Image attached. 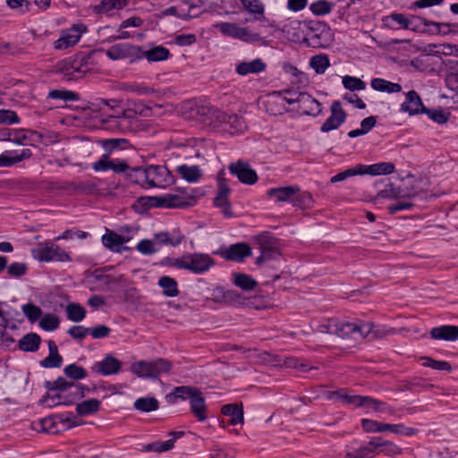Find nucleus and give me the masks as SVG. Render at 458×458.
I'll list each match as a JSON object with an SVG mask.
<instances>
[{
	"mask_svg": "<svg viewBox=\"0 0 458 458\" xmlns=\"http://www.w3.org/2000/svg\"><path fill=\"white\" fill-rule=\"evenodd\" d=\"M164 265L188 270L196 275L208 272L214 265V259L207 253H186L179 258H165Z\"/></svg>",
	"mask_w": 458,
	"mask_h": 458,
	"instance_id": "f257e3e1",
	"label": "nucleus"
},
{
	"mask_svg": "<svg viewBox=\"0 0 458 458\" xmlns=\"http://www.w3.org/2000/svg\"><path fill=\"white\" fill-rule=\"evenodd\" d=\"M327 332L335 334L342 338H353L355 340L363 339L371 335L373 325L367 321H339L337 319H329L326 326Z\"/></svg>",
	"mask_w": 458,
	"mask_h": 458,
	"instance_id": "f03ea898",
	"label": "nucleus"
},
{
	"mask_svg": "<svg viewBox=\"0 0 458 458\" xmlns=\"http://www.w3.org/2000/svg\"><path fill=\"white\" fill-rule=\"evenodd\" d=\"M213 28L218 30L225 37L245 43H259L261 45L267 43L259 31L261 26L255 30L250 26H242L235 22L219 21L213 24Z\"/></svg>",
	"mask_w": 458,
	"mask_h": 458,
	"instance_id": "7ed1b4c3",
	"label": "nucleus"
},
{
	"mask_svg": "<svg viewBox=\"0 0 458 458\" xmlns=\"http://www.w3.org/2000/svg\"><path fill=\"white\" fill-rule=\"evenodd\" d=\"M172 369V363L163 358L152 360H139L131 365V371L139 377L157 379L161 375Z\"/></svg>",
	"mask_w": 458,
	"mask_h": 458,
	"instance_id": "20e7f679",
	"label": "nucleus"
},
{
	"mask_svg": "<svg viewBox=\"0 0 458 458\" xmlns=\"http://www.w3.org/2000/svg\"><path fill=\"white\" fill-rule=\"evenodd\" d=\"M34 259L39 262H70L69 253L52 242H39L31 250Z\"/></svg>",
	"mask_w": 458,
	"mask_h": 458,
	"instance_id": "39448f33",
	"label": "nucleus"
},
{
	"mask_svg": "<svg viewBox=\"0 0 458 458\" xmlns=\"http://www.w3.org/2000/svg\"><path fill=\"white\" fill-rule=\"evenodd\" d=\"M88 71L89 68L82 63V59L73 56L58 61L54 67V72L67 81L81 79Z\"/></svg>",
	"mask_w": 458,
	"mask_h": 458,
	"instance_id": "423d86ee",
	"label": "nucleus"
},
{
	"mask_svg": "<svg viewBox=\"0 0 458 458\" xmlns=\"http://www.w3.org/2000/svg\"><path fill=\"white\" fill-rule=\"evenodd\" d=\"M360 425L362 429L367 433H383L388 431L394 435L403 437H412L418 433V429L407 427L403 423L390 424L369 419H362Z\"/></svg>",
	"mask_w": 458,
	"mask_h": 458,
	"instance_id": "0eeeda50",
	"label": "nucleus"
},
{
	"mask_svg": "<svg viewBox=\"0 0 458 458\" xmlns=\"http://www.w3.org/2000/svg\"><path fill=\"white\" fill-rule=\"evenodd\" d=\"M420 21L421 23H423L425 26H433L435 29L438 31L441 30L442 24L436 22V21H429L425 18H420L418 16H411V18H408L403 13H393L387 16L383 17L382 22L383 25L388 29L392 30H399V29H405V30H415L413 23L414 21Z\"/></svg>",
	"mask_w": 458,
	"mask_h": 458,
	"instance_id": "6e6552de",
	"label": "nucleus"
},
{
	"mask_svg": "<svg viewBox=\"0 0 458 458\" xmlns=\"http://www.w3.org/2000/svg\"><path fill=\"white\" fill-rule=\"evenodd\" d=\"M339 400L347 404H352L354 407H362L369 411L385 412L386 403H383L369 396L355 395L348 393L344 389L338 390L334 393Z\"/></svg>",
	"mask_w": 458,
	"mask_h": 458,
	"instance_id": "1a4fd4ad",
	"label": "nucleus"
},
{
	"mask_svg": "<svg viewBox=\"0 0 458 458\" xmlns=\"http://www.w3.org/2000/svg\"><path fill=\"white\" fill-rule=\"evenodd\" d=\"M88 32V28L83 23H74L71 27L63 29L59 38L54 41L56 50H65L74 47L81 40L83 34Z\"/></svg>",
	"mask_w": 458,
	"mask_h": 458,
	"instance_id": "9d476101",
	"label": "nucleus"
},
{
	"mask_svg": "<svg viewBox=\"0 0 458 458\" xmlns=\"http://www.w3.org/2000/svg\"><path fill=\"white\" fill-rule=\"evenodd\" d=\"M91 168L97 173L112 171L114 174H124L129 170L125 159L113 158L108 154H103L97 161L91 164Z\"/></svg>",
	"mask_w": 458,
	"mask_h": 458,
	"instance_id": "9b49d317",
	"label": "nucleus"
},
{
	"mask_svg": "<svg viewBox=\"0 0 458 458\" xmlns=\"http://www.w3.org/2000/svg\"><path fill=\"white\" fill-rule=\"evenodd\" d=\"M242 4V8L246 13L251 15V19H246L245 21H249L264 22L267 21L265 17L266 5L261 0H239ZM232 8L239 7L238 0H226L225 1Z\"/></svg>",
	"mask_w": 458,
	"mask_h": 458,
	"instance_id": "f8f14e48",
	"label": "nucleus"
},
{
	"mask_svg": "<svg viewBox=\"0 0 458 458\" xmlns=\"http://www.w3.org/2000/svg\"><path fill=\"white\" fill-rule=\"evenodd\" d=\"M140 47L130 43H119L111 46L106 51V56L114 61L130 59L131 62L139 60Z\"/></svg>",
	"mask_w": 458,
	"mask_h": 458,
	"instance_id": "ddd939ff",
	"label": "nucleus"
},
{
	"mask_svg": "<svg viewBox=\"0 0 458 458\" xmlns=\"http://www.w3.org/2000/svg\"><path fill=\"white\" fill-rule=\"evenodd\" d=\"M216 253L225 260L242 262L251 255V248L245 242H237L227 248H222Z\"/></svg>",
	"mask_w": 458,
	"mask_h": 458,
	"instance_id": "4468645a",
	"label": "nucleus"
},
{
	"mask_svg": "<svg viewBox=\"0 0 458 458\" xmlns=\"http://www.w3.org/2000/svg\"><path fill=\"white\" fill-rule=\"evenodd\" d=\"M347 114L339 100H335L330 107V115L321 125L322 132H329L338 129L346 120Z\"/></svg>",
	"mask_w": 458,
	"mask_h": 458,
	"instance_id": "2eb2a0df",
	"label": "nucleus"
},
{
	"mask_svg": "<svg viewBox=\"0 0 458 458\" xmlns=\"http://www.w3.org/2000/svg\"><path fill=\"white\" fill-rule=\"evenodd\" d=\"M148 188H165L172 182L170 172L165 165H148Z\"/></svg>",
	"mask_w": 458,
	"mask_h": 458,
	"instance_id": "dca6fc26",
	"label": "nucleus"
},
{
	"mask_svg": "<svg viewBox=\"0 0 458 458\" xmlns=\"http://www.w3.org/2000/svg\"><path fill=\"white\" fill-rule=\"evenodd\" d=\"M230 173L236 176L237 179L244 184L252 185L258 181V174L248 163L238 161L231 164L229 166Z\"/></svg>",
	"mask_w": 458,
	"mask_h": 458,
	"instance_id": "f3484780",
	"label": "nucleus"
},
{
	"mask_svg": "<svg viewBox=\"0 0 458 458\" xmlns=\"http://www.w3.org/2000/svg\"><path fill=\"white\" fill-rule=\"evenodd\" d=\"M301 189L299 186L292 185L286 187L270 188L267 191V195L270 199H274L276 202H290L295 203L299 199L298 194Z\"/></svg>",
	"mask_w": 458,
	"mask_h": 458,
	"instance_id": "a211bd4d",
	"label": "nucleus"
},
{
	"mask_svg": "<svg viewBox=\"0 0 458 458\" xmlns=\"http://www.w3.org/2000/svg\"><path fill=\"white\" fill-rule=\"evenodd\" d=\"M31 157L30 148L4 150L0 154V167H11Z\"/></svg>",
	"mask_w": 458,
	"mask_h": 458,
	"instance_id": "6ab92c4d",
	"label": "nucleus"
},
{
	"mask_svg": "<svg viewBox=\"0 0 458 458\" xmlns=\"http://www.w3.org/2000/svg\"><path fill=\"white\" fill-rule=\"evenodd\" d=\"M131 236L120 235L113 231L107 230L102 236L101 242L103 245L113 252L122 253L123 250H129L128 247L123 246L131 240Z\"/></svg>",
	"mask_w": 458,
	"mask_h": 458,
	"instance_id": "aec40b11",
	"label": "nucleus"
},
{
	"mask_svg": "<svg viewBox=\"0 0 458 458\" xmlns=\"http://www.w3.org/2000/svg\"><path fill=\"white\" fill-rule=\"evenodd\" d=\"M425 108L420 95L413 89L405 94V100L400 106V111L409 115L423 114Z\"/></svg>",
	"mask_w": 458,
	"mask_h": 458,
	"instance_id": "412c9836",
	"label": "nucleus"
},
{
	"mask_svg": "<svg viewBox=\"0 0 458 458\" xmlns=\"http://www.w3.org/2000/svg\"><path fill=\"white\" fill-rule=\"evenodd\" d=\"M322 109V104L306 92L299 99V105L296 107V110L301 114L314 117L321 114Z\"/></svg>",
	"mask_w": 458,
	"mask_h": 458,
	"instance_id": "4be33fe9",
	"label": "nucleus"
},
{
	"mask_svg": "<svg viewBox=\"0 0 458 458\" xmlns=\"http://www.w3.org/2000/svg\"><path fill=\"white\" fill-rule=\"evenodd\" d=\"M122 367V362L113 356H106L101 361L94 364L92 369L103 376L117 374Z\"/></svg>",
	"mask_w": 458,
	"mask_h": 458,
	"instance_id": "5701e85b",
	"label": "nucleus"
},
{
	"mask_svg": "<svg viewBox=\"0 0 458 458\" xmlns=\"http://www.w3.org/2000/svg\"><path fill=\"white\" fill-rule=\"evenodd\" d=\"M430 337L435 340L454 342L458 339V326L443 325L430 329Z\"/></svg>",
	"mask_w": 458,
	"mask_h": 458,
	"instance_id": "b1692460",
	"label": "nucleus"
},
{
	"mask_svg": "<svg viewBox=\"0 0 458 458\" xmlns=\"http://www.w3.org/2000/svg\"><path fill=\"white\" fill-rule=\"evenodd\" d=\"M217 120L225 124V129L228 130L230 133L242 132L246 128L243 119L234 114H228L225 113H219L217 114Z\"/></svg>",
	"mask_w": 458,
	"mask_h": 458,
	"instance_id": "393cba45",
	"label": "nucleus"
},
{
	"mask_svg": "<svg viewBox=\"0 0 458 458\" xmlns=\"http://www.w3.org/2000/svg\"><path fill=\"white\" fill-rule=\"evenodd\" d=\"M372 445L377 447V454H382L386 456L395 457L403 453L402 448L396 444L380 437H373Z\"/></svg>",
	"mask_w": 458,
	"mask_h": 458,
	"instance_id": "a878e982",
	"label": "nucleus"
},
{
	"mask_svg": "<svg viewBox=\"0 0 458 458\" xmlns=\"http://www.w3.org/2000/svg\"><path fill=\"white\" fill-rule=\"evenodd\" d=\"M138 55L139 60L146 58L149 63H153L161 62L168 59L170 52L166 47L163 46L154 47L148 50H143L140 47V53Z\"/></svg>",
	"mask_w": 458,
	"mask_h": 458,
	"instance_id": "bb28decb",
	"label": "nucleus"
},
{
	"mask_svg": "<svg viewBox=\"0 0 458 458\" xmlns=\"http://www.w3.org/2000/svg\"><path fill=\"white\" fill-rule=\"evenodd\" d=\"M267 64L261 58H256L250 62H242L236 65L235 71L242 76L251 73H259L266 70Z\"/></svg>",
	"mask_w": 458,
	"mask_h": 458,
	"instance_id": "cd10ccee",
	"label": "nucleus"
},
{
	"mask_svg": "<svg viewBox=\"0 0 458 458\" xmlns=\"http://www.w3.org/2000/svg\"><path fill=\"white\" fill-rule=\"evenodd\" d=\"M199 389L188 386H176L173 391L166 394V401L170 403H175L177 400H187L190 401L198 394Z\"/></svg>",
	"mask_w": 458,
	"mask_h": 458,
	"instance_id": "c85d7f7f",
	"label": "nucleus"
},
{
	"mask_svg": "<svg viewBox=\"0 0 458 458\" xmlns=\"http://www.w3.org/2000/svg\"><path fill=\"white\" fill-rule=\"evenodd\" d=\"M362 175H387L394 172L395 166L391 162H379L370 165L361 164Z\"/></svg>",
	"mask_w": 458,
	"mask_h": 458,
	"instance_id": "c756f323",
	"label": "nucleus"
},
{
	"mask_svg": "<svg viewBox=\"0 0 458 458\" xmlns=\"http://www.w3.org/2000/svg\"><path fill=\"white\" fill-rule=\"evenodd\" d=\"M184 433L182 431H171L169 436L171 438L165 441H156L147 446V450L149 452L163 453L169 451L174 448V442L182 437Z\"/></svg>",
	"mask_w": 458,
	"mask_h": 458,
	"instance_id": "7c9ffc66",
	"label": "nucleus"
},
{
	"mask_svg": "<svg viewBox=\"0 0 458 458\" xmlns=\"http://www.w3.org/2000/svg\"><path fill=\"white\" fill-rule=\"evenodd\" d=\"M201 12L202 11L199 6L188 4H182L180 8L173 6L165 11L166 13L178 16L183 20L196 18L201 13Z\"/></svg>",
	"mask_w": 458,
	"mask_h": 458,
	"instance_id": "2f4dec72",
	"label": "nucleus"
},
{
	"mask_svg": "<svg viewBox=\"0 0 458 458\" xmlns=\"http://www.w3.org/2000/svg\"><path fill=\"white\" fill-rule=\"evenodd\" d=\"M190 407L199 421L203 422L208 419V408L200 391L190 401Z\"/></svg>",
	"mask_w": 458,
	"mask_h": 458,
	"instance_id": "473e14b6",
	"label": "nucleus"
},
{
	"mask_svg": "<svg viewBox=\"0 0 458 458\" xmlns=\"http://www.w3.org/2000/svg\"><path fill=\"white\" fill-rule=\"evenodd\" d=\"M176 172L181 178L190 183L198 182L203 175L198 165H181L176 166Z\"/></svg>",
	"mask_w": 458,
	"mask_h": 458,
	"instance_id": "72a5a7b5",
	"label": "nucleus"
},
{
	"mask_svg": "<svg viewBox=\"0 0 458 458\" xmlns=\"http://www.w3.org/2000/svg\"><path fill=\"white\" fill-rule=\"evenodd\" d=\"M126 177L132 182L140 185L143 188H148V169L146 167H131L126 172Z\"/></svg>",
	"mask_w": 458,
	"mask_h": 458,
	"instance_id": "f704fd0d",
	"label": "nucleus"
},
{
	"mask_svg": "<svg viewBox=\"0 0 458 458\" xmlns=\"http://www.w3.org/2000/svg\"><path fill=\"white\" fill-rule=\"evenodd\" d=\"M377 447L372 445V437L368 444L358 449L348 451L344 458H374L377 454Z\"/></svg>",
	"mask_w": 458,
	"mask_h": 458,
	"instance_id": "c9c22d12",
	"label": "nucleus"
},
{
	"mask_svg": "<svg viewBox=\"0 0 458 458\" xmlns=\"http://www.w3.org/2000/svg\"><path fill=\"white\" fill-rule=\"evenodd\" d=\"M221 412L230 417V424L238 425L243 422V408L237 403L225 404L222 407Z\"/></svg>",
	"mask_w": 458,
	"mask_h": 458,
	"instance_id": "e433bc0d",
	"label": "nucleus"
},
{
	"mask_svg": "<svg viewBox=\"0 0 458 458\" xmlns=\"http://www.w3.org/2000/svg\"><path fill=\"white\" fill-rule=\"evenodd\" d=\"M370 86L376 91L386 92L389 94L402 91V86L399 83L392 82L382 78L372 79Z\"/></svg>",
	"mask_w": 458,
	"mask_h": 458,
	"instance_id": "4c0bfd02",
	"label": "nucleus"
},
{
	"mask_svg": "<svg viewBox=\"0 0 458 458\" xmlns=\"http://www.w3.org/2000/svg\"><path fill=\"white\" fill-rule=\"evenodd\" d=\"M41 338L35 333L23 335L18 343L19 349L23 352H37L39 348Z\"/></svg>",
	"mask_w": 458,
	"mask_h": 458,
	"instance_id": "58836bf2",
	"label": "nucleus"
},
{
	"mask_svg": "<svg viewBox=\"0 0 458 458\" xmlns=\"http://www.w3.org/2000/svg\"><path fill=\"white\" fill-rule=\"evenodd\" d=\"M157 284L163 290L166 297H176L179 294L178 283L168 276H163L158 279Z\"/></svg>",
	"mask_w": 458,
	"mask_h": 458,
	"instance_id": "ea45409f",
	"label": "nucleus"
},
{
	"mask_svg": "<svg viewBox=\"0 0 458 458\" xmlns=\"http://www.w3.org/2000/svg\"><path fill=\"white\" fill-rule=\"evenodd\" d=\"M101 402L96 398H90L77 403L76 411L80 416L92 415L100 409Z\"/></svg>",
	"mask_w": 458,
	"mask_h": 458,
	"instance_id": "a19ab883",
	"label": "nucleus"
},
{
	"mask_svg": "<svg viewBox=\"0 0 458 458\" xmlns=\"http://www.w3.org/2000/svg\"><path fill=\"white\" fill-rule=\"evenodd\" d=\"M309 64L317 74H324L330 66V60L327 54L321 53L311 56Z\"/></svg>",
	"mask_w": 458,
	"mask_h": 458,
	"instance_id": "79ce46f5",
	"label": "nucleus"
},
{
	"mask_svg": "<svg viewBox=\"0 0 458 458\" xmlns=\"http://www.w3.org/2000/svg\"><path fill=\"white\" fill-rule=\"evenodd\" d=\"M233 282L237 287L244 291H252L258 285V282L252 276L243 273L233 274Z\"/></svg>",
	"mask_w": 458,
	"mask_h": 458,
	"instance_id": "37998d69",
	"label": "nucleus"
},
{
	"mask_svg": "<svg viewBox=\"0 0 458 458\" xmlns=\"http://www.w3.org/2000/svg\"><path fill=\"white\" fill-rule=\"evenodd\" d=\"M66 317L72 322H81L86 317V310L79 303H69L65 308Z\"/></svg>",
	"mask_w": 458,
	"mask_h": 458,
	"instance_id": "c03bdc74",
	"label": "nucleus"
},
{
	"mask_svg": "<svg viewBox=\"0 0 458 458\" xmlns=\"http://www.w3.org/2000/svg\"><path fill=\"white\" fill-rule=\"evenodd\" d=\"M130 0H101V2L96 5L95 10L98 13H107L114 9H123L128 4Z\"/></svg>",
	"mask_w": 458,
	"mask_h": 458,
	"instance_id": "a18cd8bd",
	"label": "nucleus"
},
{
	"mask_svg": "<svg viewBox=\"0 0 458 458\" xmlns=\"http://www.w3.org/2000/svg\"><path fill=\"white\" fill-rule=\"evenodd\" d=\"M158 401L155 397H140L134 402V408L138 411L149 412L158 409Z\"/></svg>",
	"mask_w": 458,
	"mask_h": 458,
	"instance_id": "49530a36",
	"label": "nucleus"
},
{
	"mask_svg": "<svg viewBox=\"0 0 458 458\" xmlns=\"http://www.w3.org/2000/svg\"><path fill=\"white\" fill-rule=\"evenodd\" d=\"M377 123V119L375 116H369L364 118L360 123V128L352 130L348 132V136L350 138H356L361 135H364L368 133L375 125Z\"/></svg>",
	"mask_w": 458,
	"mask_h": 458,
	"instance_id": "de8ad7c7",
	"label": "nucleus"
},
{
	"mask_svg": "<svg viewBox=\"0 0 458 458\" xmlns=\"http://www.w3.org/2000/svg\"><path fill=\"white\" fill-rule=\"evenodd\" d=\"M420 360H422V366H424V367L431 368L433 369L439 370V371L450 372L452 370V366L447 361L436 360L428 356L420 357Z\"/></svg>",
	"mask_w": 458,
	"mask_h": 458,
	"instance_id": "09e8293b",
	"label": "nucleus"
},
{
	"mask_svg": "<svg viewBox=\"0 0 458 458\" xmlns=\"http://www.w3.org/2000/svg\"><path fill=\"white\" fill-rule=\"evenodd\" d=\"M60 320L59 318L52 313L44 315L39 320V327L48 332L55 331L59 327Z\"/></svg>",
	"mask_w": 458,
	"mask_h": 458,
	"instance_id": "8fccbe9b",
	"label": "nucleus"
},
{
	"mask_svg": "<svg viewBox=\"0 0 458 458\" xmlns=\"http://www.w3.org/2000/svg\"><path fill=\"white\" fill-rule=\"evenodd\" d=\"M21 311L31 323L38 321L42 315V310L32 302L23 304L21 306Z\"/></svg>",
	"mask_w": 458,
	"mask_h": 458,
	"instance_id": "3c124183",
	"label": "nucleus"
},
{
	"mask_svg": "<svg viewBox=\"0 0 458 458\" xmlns=\"http://www.w3.org/2000/svg\"><path fill=\"white\" fill-rule=\"evenodd\" d=\"M28 133L37 134V131L25 129H12L10 141L18 146L26 145L29 141Z\"/></svg>",
	"mask_w": 458,
	"mask_h": 458,
	"instance_id": "603ef678",
	"label": "nucleus"
},
{
	"mask_svg": "<svg viewBox=\"0 0 458 458\" xmlns=\"http://www.w3.org/2000/svg\"><path fill=\"white\" fill-rule=\"evenodd\" d=\"M362 175L361 164L357 165L356 166L348 168L343 172H340L331 177L330 182L332 183H335L338 182H343L350 177Z\"/></svg>",
	"mask_w": 458,
	"mask_h": 458,
	"instance_id": "864d4df0",
	"label": "nucleus"
},
{
	"mask_svg": "<svg viewBox=\"0 0 458 458\" xmlns=\"http://www.w3.org/2000/svg\"><path fill=\"white\" fill-rule=\"evenodd\" d=\"M334 4L327 0H318L310 5V10L315 15H326L331 13Z\"/></svg>",
	"mask_w": 458,
	"mask_h": 458,
	"instance_id": "5fc2aeb1",
	"label": "nucleus"
},
{
	"mask_svg": "<svg viewBox=\"0 0 458 458\" xmlns=\"http://www.w3.org/2000/svg\"><path fill=\"white\" fill-rule=\"evenodd\" d=\"M136 250L142 255H152L159 251V246L154 240L143 239L138 242Z\"/></svg>",
	"mask_w": 458,
	"mask_h": 458,
	"instance_id": "6e6d98bb",
	"label": "nucleus"
},
{
	"mask_svg": "<svg viewBox=\"0 0 458 458\" xmlns=\"http://www.w3.org/2000/svg\"><path fill=\"white\" fill-rule=\"evenodd\" d=\"M342 83L344 87L351 91H360L366 89V83L360 78L345 75L343 77Z\"/></svg>",
	"mask_w": 458,
	"mask_h": 458,
	"instance_id": "4d7b16f0",
	"label": "nucleus"
},
{
	"mask_svg": "<svg viewBox=\"0 0 458 458\" xmlns=\"http://www.w3.org/2000/svg\"><path fill=\"white\" fill-rule=\"evenodd\" d=\"M304 92L293 90V89H285L283 91L275 92L282 101L286 102L289 105H299V99L302 97Z\"/></svg>",
	"mask_w": 458,
	"mask_h": 458,
	"instance_id": "13d9d810",
	"label": "nucleus"
},
{
	"mask_svg": "<svg viewBox=\"0 0 458 458\" xmlns=\"http://www.w3.org/2000/svg\"><path fill=\"white\" fill-rule=\"evenodd\" d=\"M64 374L74 380L83 379L87 377V371L81 366L75 363L66 366L64 369Z\"/></svg>",
	"mask_w": 458,
	"mask_h": 458,
	"instance_id": "bf43d9fd",
	"label": "nucleus"
},
{
	"mask_svg": "<svg viewBox=\"0 0 458 458\" xmlns=\"http://www.w3.org/2000/svg\"><path fill=\"white\" fill-rule=\"evenodd\" d=\"M423 114L438 124L445 123L449 118V114L445 113L443 109H428L426 107Z\"/></svg>",
	"mask_w": 458,
	"mask_h": 458,
	"instance_id": "052dcab7",
	"label": "nucleus"
},
{
	"mask_svg": "<svg viewBox=\"0 0 458 458\" xmlns=\"http://www.w3.org/2000/svg\"><path fill=\"white\" fill-rule=\"evenodd\" d=\"M21 119L17 113L10 109H0V124H19Z\"/></svg>",
	"mask_w": 458,
	"mask_h": 458,
	"instance_id": "680f3d73",
	"label": "nucleus"
},
{
	"mask_svg": "<svg viewBox=\"0 0 458 458\" xmlns=\"http://www.w3.org/2000/svg\"><path fill=\"white\" fill-rule=\"evenodd\" d=\"M48 98L52 99H63L65 101H72L77 99V95L73 91L54 89L49 91Z\"/></svg>",
	"mask_w": 458,
	"mask_h": 458,
	"instance_id": "e2e57ef3",
	"label": "nucleus"
},
{
	"mask_svg": "<svg viewBox=\"0 0 458 458\" xmlns=\"http://www.w3.org/2000/svg\"><path fill=\"white\" fill-rule=\"evenodd\" d=\"M63 362L61 355L48 354L45 359L40 361V366L43 368H59Z\"/></svg>",
	"mask_w": 458,
	"mask_h": 458,
	"instance_id": "0e129e2a",
	"label": "nucleus"
},
{
	"mask_svg": "<svg viewBox=\"0 0 458 458\" xmlns=\"http://www.w3.org/2000/svg\"><path fill=\"white\" fill-rule=\"evenodd\" d=\"M28 270L25 263L14 262L7 267V272L10 276L19 277L26 274Z\"/></svg>",
	"mask_w": 458,
	"mask_h": 458,
	"instance_id": "69168bd1",
	"label": "nucleus"
},
{
	"mask_svg": "<svg viewBox=\"0 0 458 458\" xmlns=\"http://www.w3.org/2000/svg\"><path fill=\"white\" fill-rule=\"evenodd\" d=\"M400 195L399 189L395 188L393 183H390L386 189L377 192L376 199H397Z\"/></svg>",
	"mask_w": 458,
	"mask_h": 458,
	"instance_id": "338daca9",
	"label": "nucleus"
},
{
	"mask_svg": "<svg viewBox=\"0 0 458 458\" xmlns=\"http://www.w3.org/2000/svg\"><path fill=\"white\" fill-rule=\"evenodd\" d=\"M276 253V250L267 245L266 242L260 243V255L257 258V263L260 264L267 259H272L273 255Z\"/></svg>",
	"mask_w": 458,
	"mask_h": 458,
	"instance_id": "774afa93",
	"label": "nucleus"
}]
</instances>
